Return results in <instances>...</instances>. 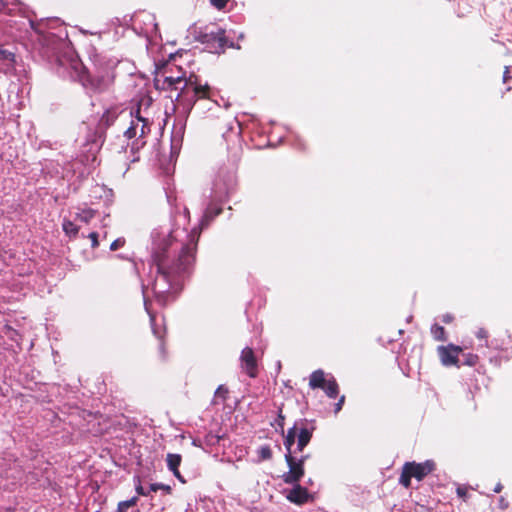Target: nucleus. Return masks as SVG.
I'll return each mask as SVG.
<instances>
[{
    "mask_svg": "<svg viewBox=\"0 0 512 512\" xmlns=\"http://www.w3.org/2000/svg\"><path fill=\"white\" fill-rule=\"evenodd\" d=\"M179 232L171 231L157 243L153 251L152 259L157 275L152 289L158 299H164L177 283V279L189 273L195 263L198 240L194 235H188L187 242L180 244L178 254L171 257V249L176 250L179 245Z\"/></svg>",
    "mask_w": 512,
    "mask_h": 512,
    "instance_id": "f257e3e1",
    "label": "nucleus"
},
{
    "mask_svg": "<svg viewBox=\"0 0 512 512\" xmlns=\"http://www.w3.org/2000/svg\"><path fill=\"white\" fill-rule=\"evenodd\" d=\"M79 82L93 93H105L114 83V64L100 55L92 58V67L82 68L78 73Z\"/></svg>",
    "mask_w": 512,
    "mask_h": 512,
    "instance_id": "f03ea898",
    "label": "nucleus"
},
{
    "mask_svg": "<svg viewBox=\"0 0 512 512\" xmlns=\"http://www.w3.org/2000/svg\"><path fill=\"white\" fill-rule=\"evenodd\" d=\"M315 430L314 423L307 419H299L288 429L284 437L286 454L302 453L309 444Z\"/></svg>",
    "mask_w": 512,
    "mask_h": 512,
    "instance_id": "7ed1b4c3",
    "label": "nucleus"
},
{
    "mask_svg": "<svg viewBox=\"0 0 512 512\" xmlns=\"http://www.w3.org/2000/svg\"><path fill=\"white\" fill-rule=\"evenodd\" d=\"M161 88H169L171 91L177 92V96H181L184 92H193L195 95L202 93L203 96H207L211 93L210 86L207 83L201 84L196 75H190L188 79L182 78L180 76H166L163 80Z\"/></svg>",
    "mask_w": 512,
    "mask_h": 512,
    "instance_id": "20e7f679",
    "label": "nucleus"
},
{
    "mask_svg": "<svg viewBox=\"0 0 512 512\" xmlns=\"http://www.w3.org/2000/svg\"><path fill=\"white\" fill-rule=\"evenodd\" d=\"M435 468L436 464L432 460H426L421 463H417L415 461L405 462L402 466L399 483L405 488H409L411 486L412 478L422 481L427 475L432 473Z\"/></svg>",
    "mask_w": 512,
    "mask_h": 512,
    "instance_id": "39448f33",
    "label": "nucleus"
},
{
    "mask_svg": "<svg viewBox=\"0 0 512 512\" xmlns=\"http://www.w3.org/2000/svg\"><path fill=\"white\" fill-rule=\"evenodd\" d=\"M309 386L311 389H322L329 398H336L339 394V385L336 379L333 376L327 378L325 372L321 369L311 373Z\"/></svg>",
    "mask_w": 512,
    "mask_h": 512,
    "instance_id": "423d86ee",
    "label": "nucleus"
},
{
    "mask_svg": "<svg viewBox=\"0 0 512 512\" xmlns=\"http://www.w3.org/2000/svg\"><path fill=\"white\" fill-rule=\"evenodd\" d=\"M198 40L205 44L211 52L216 54L224 53L227 39L225 36V30L217 28L215 31L201 33Z\"/></svg>",
    "mask_w": 512,
    "mask_h": 512,
    "instance_id": "0eeeda50",
    "label": "nucleus"
},
{
    "mask_svg": "<svg viewBox=\"0 0 512 512\" xmlns=\"http://www.w3.org/2000/svg\"><path fill=\"white\" fill-rule=\"evenodd\" d=\"M285 461L289 469L282 475V480L290 485L299 483L305 474L303 460H298L296 454H285Z\"/></svg>",
    "mask_w": 512,
    "mask_h": 512,
    "instance_id": "6e6552de",
    "label": "nucleus"
},
{
    "mask_svg": "<svg viewBox=\"0 0 512 512\" xmlns=\"http://www.w3.org/2000/svg\"><path fill=\"white\" fill-rule=\"evenodd\" d=\"M437 351L444 366L460 367L459 355L462 353V348L460 346L454 344L439 346Z\"/></svg>",
    "mask_w": 512,
    "mask_h": 512,
    "instance_id": "1a4fd4ad",
    "label": "nucleus"
},
{
    "mask_svg": "<svg viewBox=\"0 0 512 512\" xmlns=\"http://www.w3.org/2000/svg\"><path fill=\"white\" fill-rule=\"evenodd\" d=\"M241 367L243 371L251 378L258 375V364L255 353L252 348L245 347L240 355Z\"/></svg>",
    "mask_w": 512,
    "mask_h": 512,
    "instance_id": "9d476101",
    "label": "nucleus"
},
{
    "mask_svg": "<svg viewBox=\"0 0 512 512\" xmlns=\"http://www.w3.org/2000/svg\"><path fill=\"white\" fill-rule=\"evenodd\" d=\"M286 498L292 503L302 505L308 501L309 492L307 488L297 483L293 485V488L289 491Z\"/></svg>",
    "mask_w": 512,
    "mask_h": 512,
    "instance_id": "9b49d317",
    "label": "nucleus"
},
{
    "mask_svg": "<svg viewBox=\"0 0 512 512\" xmlns=\"http://www.w3.org/2000/svg\"><path fill=\"white\" fill-rule=\"evenodd\" d=\"M124 110L119 111L118 108L107 109L99 120L98 128L106 130L114 124L115 120L124 113Z\"/></svg>",
    "mask_w": 512,
    "mask_h": 512,
    "instance_id": "f8f14e48",
    "label": "nucleus"
},
{
    "mask_svg": "<svg viewBox=\"0 0 512 512\" xmlns=\"http://www.w3.org/2000/svg\"><path fill=\"white\" fill-rule=\"evenodd\" d=\"M0 64L5 71L14 69L16 65V54L13 50L0 46Z\"/></svg>",
    "mask_w": 512,
    "mask_h": 512,
    "instance_id": "ddd939ff",
    "label": "nucleus"
},
{
    "mask_svg": "<svg viewBox=\"0 0 512 512\" xmlns=\"http://www.w3.org/2000/svg\"><path fill=\"white\" fill-rule=\"evenodd\" d=\"M475 335H476L477 339H479L480 341L484 342L480 346L481 347H486V348L492 346V347H494L497 350H504V349H507V345L510 344V342H511V340H509L508 343H504V341H502L501 344H497V343L494 344V341H492L491 344H489V341H488L489 333H488V331L485 328H479L476 331ZM507 337H508V339H510L509 335H507Z\"/></svg>",
    "mask_w": 512,
    "mask_h": 512,
    "instance_id": "4468645a",
    "label": "nucleus"
},
{
    "mask_svg": "<svg viewBox=\"0 0 512 512\" xmlns=\"http://www.w3.org/2000/svg\"><path fill=\"white\" fill-rule=\"evenodd\" d=\"M136 122L139 124V122L142 123L140 130H139V136L136 140L137 145H145V141L143 140L144 137L150 132V125L146 118L140 116V107L136 110Z\"/></svg>",
    "mask_w": 512,
    "mask_h": 512,
    "instance_id": "2eb2a0df",
    "label": "nucleus"
},
{
    "mask_svg": "<svg viewBox=\"0 0 512 512\" xmlns=\"http://www.w3.org/2000/svg\"><path fill=\"white\" fill-rule=\"evenodd\" d=\"M509 59L507 64L505 65L504 73H503V83L506 86V91L512 90V55H508Z\"/></svg>",
    "mask_w": 512,
    "mask_h": 512,
    "instance_id": "dca6fc26",
    "label": "nucleus"
},
{
    "mask_svg": "<svg viewBox=\"0 0 512 512\" xmlns=\"http://www.w3.org/2000/svg\"><path fill=\"white\" fill-rule=\"evenodd\" d=\"M166 461H167V466H168L169 470L173 472L175 470H179V466L181 464L182 457L180 454L168 453Z\"/></svg>",
    "mask_w": 512,
    "mask_h": 512,
    "instance_id": "f3484780",
    "label": "nucleus"
},
{
    "mask_svg": "<svg viewBox=\"0 0 512 512\" xmlns=\"http://www.w3.org/2000/svg\"><path fill=\"white\" fill-rule=\"evenodd\" d=\"M62 228L69 237L75 238L78 235L79 227L70 220L65 219L63 221Z\"/></svg>",
    "mask_w": 512,
    "mask_h": 512,
    "instance_id": "a211bd4d",
    "label": "nucleus"
},
{
    "mask_svg": "<svg viewBox=\"0 0 512 512\" xmlns=\"http://www.w3.org/2000/svg\"><path fill=\"white\" fill-rule=\"evenodd\" d=\"M431 334L434 337V339L437 341H446L447 340L446 331H445L444 327L439 324H434L431 327Z\"/></svg>",
    "mask_w": 512,
    "mask_h": 512,
    "instance_id": "6ab92c4d",
    "label": "nucleus"
},
{
    "mask_svg": "<svg viewBox=\"0 0 512 512\" xmlns=\"http://www.w3.org/2000/svg\"><path fill=\"white\" fill-rule=\"evenodd\" d=\"M463 360L460 362V366L466 365L469 367H473L477 365L479 362V357L476 354L473 353H463L462 354Z\"/></svg>",
    "mask_w": 512,
    "mask_h": 512,
    "instance_id": "aec40b11",
    "label": "nucleus"
},
{
    "mask_svg": "<svg viewBox=\"0 0 512 512\" xmlns=\"http://www.w3.org/2000/svg\"><path fill=\"white\" fill-rule=\"evenodd\" d=\"M96 212L93 209H85L77 214V219L84 222L89 223L95 216Z\"/></svg>",
    "mask_w": 512,
    "mask_h": 512,
    "instance_id": "412c9836",
    "label": "nucleus"
},
{
    "mask_svg": "<svg viewBox=\"0 0 512 512\" xmlns=\"http://www.w3.org/2000/svg\"><path fill=\"white\" fill-rule=\"evenodd\" d=\"M137 134H138V123L136 122V120H132L129 128L127 130H125L124 136L127 139H132V138L136 137Z\"/></svg>",
    "mask_w": 512,
    "mask_h": 512,
    "instance_id": "4be33fe9",
    "label": "nucleus"
},
{
    "mask_svg": "<svg viewBox=\"0 0 512 512\" xmlns=\"http://www.w3.org/2000/svg\"><path fill=\"white\" fill-rule=\"evenodd\" d=\"M228 394H229V390L227 387H225L224 385H220L216 391H215V394H214V398H215V402L218 400V399H221L223 402L226 401L227 397H228Z\"/></svg>",
    "mask_w": 512,
    "mask_h": 512,
    "instance_id": "5701e85b",
    "label": "nucleus"
},
{
    "mask_svg": "<svg viewBox=\"0 0 512 512\" xmlns=\"http://www.w3.org/2000/svg\"><path fill=\"white\" fill-rule=\"evenodd\" d=\"M258 456L261 460H270L272 458V450L268 445L261 446L258 450Z\"/></svg>",
    "mask_w": 512,
    "mask_h": 512,
    "instance_id": "b1692460",
    "label": "nucleus"
},
{
    "mask_svg": "<svg viewBox=\"0 0 512 512\" xmlns=\"http://www.w3.org/2000/svg\"><path fill=\"white\" fill-rule=\"evenodd\" d=\"M158 490H163L167 494H171L172 488L169 485L162 484V483H153L149 487V491L157 492Z\"/></svg>",
    "mask_w": 512,
    "mask_h": 512,
    "instance_id": "393cba45",
    "label": "nucleus"
},
{
    "mask_svg": "<svg viewBox=\"0 0 512 512\" xmlns=\"http://www.w3.org/2000/svg\"><path fill=\"white\" fill-rule=\"evenodd\" d=\"M456 493H457L458 497L463 499V501L466 502L468 500L469 494H468V488L467 487H465V486H458L457 489H456Z\"/></svg>",
    "mask_w": 512,
    "mask_h": 512,
    "instance_id": "a878e982",
    "label": "nucleus"
},
{
    "mask_svg": "<svg viewBox=\"0 0 512 512\" xmlns=\"http://www.w3.org/2000/svg\"><path fill=\"white\" fill-rule=\"evenodd\" d=\"M138 502V497H132L129 500L121 501L119 504H121V507H124L126 509L134 507Z\"/></svg>",
    "mask_w": 512,
    "mask_h": 512,
    "instance_id": "bb28decb",
    "label": "nucleus"
},
{
    "mask_svg": "<svg viewBox=\"0 0 512 512\" xmlns=\"http://www.w3.org/2000/svg\"><path fill=\"white\" fill-rule=\"evenodd\" d=\"M229 0H210V3L213 7L218 10H222L226 7Z\"/></svg>",
    "mask_w": 512,
    "mask_h": 512,
    "instance_id": "cd10ccee",
    "label": "nucleus"
},
{
    "mask_svg": "<svg viewBox=\"0 0 512 512\" xmlns=\"http://www.w3.org/2000/svg\"><path fill=\"white\" fill-rule=\"evenodd\" d=\"M203 100H209L211 102H213L214 104L218 105V106H223L224 108H228L230 106V103L227 101L226 98L224 97H221L220 100L222 103L218 102L217 100H214L213 98H202Z\"/></svg>",
    "mask_w": 512,
    "mask_h": 512,
    "instance_id": "c85d7f7f",
    "label": "nucleus"
},
{
    "mask_svg": "<svg viewBox=\"0 0 512 512\" xmlns=\"http://www.w3.org/2000/svg\"><path fill=\"white\" fill-rule=\"evenodd\" d=\"M125 244V240L124 239H116L115 241H113L110 245V250L112 251H116L117 249H119L120 247H123Z\"/></svg>",
    "mask_w": 512,
    "mask_h": 512,
    "instance_id": "c756f323",
    "label": "nucleus"
},
{
    "mask_svg": "<svg viewBox=\"0 0 512 512\" xmlns=\"http://www.w3.org/2000/svg\"><path fill=\"white\" fill-rule=\"evenodd\" d=\"M89 239L91 240V246L92 248H97L99 246V241H98V233L97 232H91L89 235H88Z\"/></svg>",
    "mask_w": 512,
    "mask_h": 512,
    "instance_id": "7c9ffc66",
    "label": "nucleus"
},
{
    "mask_svg": "<svg viewBox=\"0 0 512 512\" xmlns=\"http://www.w3.org/2000/svg\"><path fill=\"white\" fill-rule=\"evenodd\" d=\"M345 403V395L340 396L338 402L335 404L334 412L337 414L343 407Z\"/></svg>",
    "mask_w": 512,
    "mask_h": 512,
    "instance_id": "2f4dec72",
    "label": "nucleus"
},
{
    "mask_svg": "<svg viewBox=\"0 0 512 512\" xmlns=\"http://www.w3.org/2000/svg\"><path fill=\"white\" fill-rule=\"evenodd\" d=\"M136 492L138 495H141V496H147L149 494L150 491H146L141 484H138L136 486Z\"/></svg>",
    "mask_w": 512,
    "mask_h": 512,
    "instance_id": "473e14b6",
    "label": "nucleus"
},
{
    "mask_svg": "<svg viewBox=\"0 0 512 512\" xmlns=\"http://www.w3.org/2000/svg\"><path fill=\"white\" fill-rule=\"evenodd\" d=\"M508 506H509V502L504 497H500V499H499V507L501 509H507Z\"/></svg>",
    "mask_w": 512,
    "mask_h": 512,
    "instance_id": "72a5a7b5",
    "label": "nucleus"
},
{
    "mask_svg": "<svg viewBox=\"0 0 512 512\" xmlns=\"http://www.w3.org/2000/svg\"><path fill=\"white\" fill-rule=\"evenodd\" d=\"M172 473L181 483H186V480L183 478L179 470H175Z\"/></svg>",
    "mask_w": 512,
    "mask_h": 512,
    "instance_id": "f704fd0d",
    "label": "nucleus"
},
{
    "mask_svg": "<svg viewBox=\"0 0 512 512\" xmlns=\"http://www.w3.org/2000/svg\"><path fill=\"white\" fill-rule=\"evenodd\" d=\"M151 101H152V98L151 97H148V98H141V101L139 103V106L143 105V104H146L147 106H149L151 104Z\"/></svg>",
    "mask_w": 512,
    "mask_h": 512,
    "instance_id": "c9c22d12",
    "label": "nucleus"
},
{
    "mask_svg": "<svg viewBox=\"0 0 512 512\" xmlns=\"http://www.w3.org/2000/svg\"><path fill=\"white\" fill-rule=\"evenodd\" d=\"M453 319H454V318H453V316H452V315H450V314H446V315H444V316H443V319H442V320H443V322H444V323H447V324H448V323H451V322L453 321Z\"/></svg>",
    "mask_w": 512,
    "mask_h": 512,
    "instance_id": "e433bc0d",
    "label": "nucleus"
},
{
    "mask_svg": "<svg viewBox=\"0 0 512 512\" xmlns=\"http://www.w3.org/2000/svg\"><path fill=\"white\" fill-rule=\"evenodd\" d=\"M284 420H285V417L282 415V413L280 412L279 415H278V424L279 426L283 429V425H284Z\"/></svg>",
    "mask_w": 512,
    "mask_h": 512,
    "instance_id": "4c0bfd02",
    "label": "nucleus"
},
{
    "mask_svg": "<svg viewBox=\"0 0 512 512\" xmlns=\"http://www.w3.org/2000/svg\"><path fill=\"white\" fill-rule=\"evenodd\" d=\"M502 489H503V485H502L500 482H498V483L496 484V486L494 487L493 491H494L495 493H500V492L502 491Z\"/></svg>",
    "mask_w": 512,
    "mask_h": 512,
    "instance_id": "58836bf2",
    "label": "nucleus"
},
{
    "mask_svg": "<svg viewBox=\"0 0 512 512\" xmlns=\"http://www.w3.org/2000/svg\"><path fill=\"white\" fill-rule=\"evenodd\" d=\"M308 458H309V455L305 454V455H301L300 457H298V460H303V465H304Z\"/></svg>",
    "mask_w": 512,
    "mask_h": 512,
    "instance_id": "ea45409f",
    "label": "nucleus"
},
{
    "mask_svg": "<svg viewBox=\"0 0 512 512\" xmlns=\"http://www.w3.org/2000/svg\"><path fill=\"white\" fill-rule=\"evenodd\" d=\"M126 510H127L126 508L121 507V504L118 503L116 512H126Z\"/></svg>",
    "mask_w": 512,
    "mask_h": 512,
    "instance_id": "a19ab883",
    "label": "nucleus"
},
{
    "mask_svg": "<svg viewBox=\"0 0 512 512\" xmlns=\"http://www.w3.org/2000/svg\"><path fill=\"white\" fill-rule=\"evenodd\" d=\"M155 85H156L157 88H160V79L157 78L155 80Z\"/></svg>",
    "mask_w": 512,
    "mask_h": 512,
    "instance_id": "79ce46f5",
    "label": "nucleus"
},
{
    "mask_svg": "<svg viewBox=\"0 0 512 512\" xmlns=\"http://www.w3.org/2000/svg\"><path fill=\"white\" fill-rule=\"evenodd\" d=\"M160 346H161L162 351H164V343L162 341L160 342Z\"/></svg>",
    "mask_w": 512,
    "mask_h": 512,
    "instance_id": "37998d69",
    "label": "nucleus"
}]
</instances>
